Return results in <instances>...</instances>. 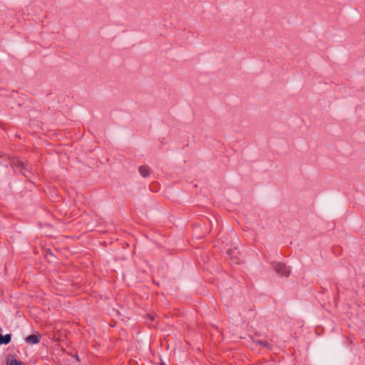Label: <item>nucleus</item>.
Instances as JSON below:
<instances>
[{"label":"nucleus","mask_w":365,"mask_h":365,"mask_svg":"<svg viewBox=\"0 0 365 365\" xmlns=\"http://www.w3.org/2000/svg\"><path fill=\"white\" fill-rule=\"evenodd\" d=\"M276 272L281 276L288 277L290 274V269L283 263H277L274 266Z\"/></svg>","instance_id":"obj_1"},{"label":"nucleus","mask_w":365,"mask_h":365,"mask_svg":"<svg viewBox=\"0 0 365 365\" xmlns=\"http://www.w3.org/2000/svg\"><path fill=\"white\" fill-rule=\"evenodd\" d=\"M6 365H26L24 362L17 360L16 356L12 354H9L6 356Z\"/></svg>","instance_id":"obj_2"},{"label":"nucleus","mask_w":365,"mask_h":365,"mask_svg":"<svg viewBox=\"0 0 365 365\" xmlns=\"http://www.w3.org/2000/svg\"><path fill=\"white\" fill-rule=\"evenodd\" d=\"M41 335L39 334H31L26 337L25 341L29 344H37L40 342Z\"/></svg>","instance_id":"obj_3"},{"label":"nucleus","mask_w":365,"mask_h":365,"mask_svg":"<svg viewBox=\"0 0 365 365\" xmlns=\"http://www.w3.org/2000/svg\"><path fill=\"white\" fill-rule=\"evenodd\" d=\"M138 170L143 178H147L150 175V169L148 166L141 165L139 167Z\"/></svg>","instance_id":"obj_4"},{"label":"nucleus","mask_w":365,"mask_h":365,"mask_svg":"<svg viewBox=\"0 0 365 365\" xmlns=\"http://www.w3.org/2000/svg\"><path fill=\"white\" fill-rule=\"evenodd\" d=\"M11 340V334L1 335L0 334V344H8Z\"/></svg>","instance_id":"obj_5"},{"label":"nucleus","mask_w":365,"mask_h":365,"mask_svg":"<svg viewBox=\"0 0 365 365\" xmlns=\"http://www.w3.org/2000/svg\"><path fill=\"white\" fill-rule=\"evenodd\" d=\"M255 344L267 349H272V345L267 341L257 340L255 341Z\"/></svg>","instance_id":"obj_6"},{"label":"nucleus","mask_w":365,"mask_h":365,"mask_svg":"<svg viewBox=\"0 0 365 365\" xmlns=\"http://www.w3.org/2000/svg\"><path fill=\"white\" fill-rule=\"evenodd\" d=\"M12 166L14 167L15 172H17L18 170L22 172V170L24 168V164L22 161H16L13 163Z\"/></svg>","instance_id":"obj_7"},{"label":"nucleus","mask_w":365,"mask_h":365,"mask_svg":"<svg viewBox=\"0 0 365 365\" xmlns=\"http://www.w3.org/2000/svg\"><path fill=\"white\" fill-rule=\"evenodd\" d=\"M147 316L153 321L154 320V318L153 316H151L150 314H147Z\"/></svg>","instance_id":"obj_8"}]
</instances>
